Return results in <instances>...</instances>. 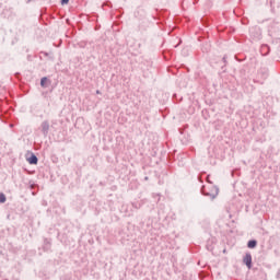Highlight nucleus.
<instances>
[{
	"label": "nucleus",
	"instance_id": "nucleus-2",
	"mask_svg": "<svg viewBox=\"0 0 280 280\" xmlns=\"http://www.w3.org/2000/svg\"><path fill=\"white\" fill-rule=\"evenodd\" d=\"M27 161L31 165H36V163H38V158H36V155H32Z\"/></svg>",
	"mask_w": 280,
	"mask_h": 280
},
{
	"label": "nucleus",
	"instance_id": "nucleus-5",
	"mask_svg": "<svg viewBox=\"0 0 280 280\" xmlns=\"http://www.w3.org/2000/svg\"><path fill=\"white\" fill-rule=\"evenodd\" d=\"M0 202H5V195L0 194Z\"/></svg>",
	"mask_w": 280,
	"mask_h": 280
},
{
	"label": "nucleus",
	"instance_id": "nucleus-4",
	"mask_svg": "<svg viewBox=\"0 0 280 280\" xmlns=\"http://www.w3.org/2000/svg\"><path fill=\"white\" fill-rule=\"evenodd\" d=\"M40 84H42V86H45V84H47V78H43L40 80Z\"/></svg>",
	"mask_w": 280,
	"mask_h": 280
},
{
	"label": "nucleus",
	"instance_id": "nucleus-3",
	"mask_svg": "<svg viewBox=\"0 0 280 280\" xmlns=\"http://www.w3.org/2000/svg\"><path fill=\"white\" fill-rule=\"evenodd\" d=\"M247 246L248 248H255V246H257V241H249Z\"/></svg>",
	"mask_w": 280,
	"mask_h": 280
},
{
	"label": "nucleus",
	"instance_id": "nucleus-1",
	"mask_svg": "<svg viewBox=\"0 0 280 280\" xmlns=\"http://www.w3.org/2000/svg\"><path fill=\"white\" fill-rule=\"evenodd\" d=\"M244 264L247 266V268H252L253 264V256L250 254H246L245 257L243 258Z\"/></svg>",
	"mask_w": 280,
	"mask_h": 280
},
{
	"label": "nucleus",
	"instance_id": "nucleus-6",
	"mask_svg": "<svg viewBox=\"0 0 280 280\" xmlns=\"http://www.w3.org/2000/svg\"><path fill=\"white\" fill-rule=\"evenodd\" d=\"M67 3H69V0H61L62 5H67Z\"/></svg>",
	"mask_w": 280,
	"mask_h": 280
}]
</instances>
